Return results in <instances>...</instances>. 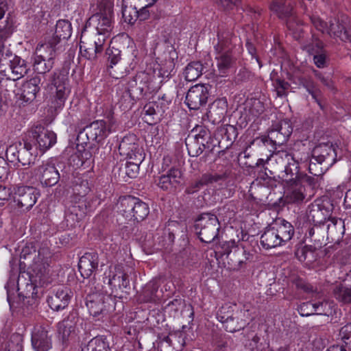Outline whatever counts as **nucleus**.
<instances>
[{"label": "nucleus", "mask_w": 351, "mask_h": 351, "mask_svg": "<svg viewBox=\"0 0 351 351\" xmlns=\"http://www.w3.org/2000/svg\"><path fill=\"white\" fill-rule=\"evenodd\" d=\"M114 0H101L98 12L93 14L86 23V28L108 38L113 28Z\"/></svg>", "instance_id": "nucleus-1"}, {"label": "nucleus", "mask_w": 351, "mask_h": 351, "mask_svg": "<svg viewBox=\"0 0 351 351\" xmlns=\"http://www.w3.org/2000/svg\"><path fill=\"white\" fill-rule=\"evenodd\" d=\"M75 190L78 193L67 204L65 211V221L67 226L73 228L75 226L85 215L86 210V202L84 198L90 190L87 180H82L80 184H76Z\"/></svg>", "instance_id": "nucleus-2"}, {"label": "nucleus", "mask_w": 351, "mask_h": 351, "mask_svg": "<svg viewBox=\"0 0 351 351\" xmlns=\"http://www.w3.org/2000/svg\"><path fill=\"white\" fill-rule=\"evenodd\" d=\"M294 229L292 225L285 221L276 223L267 229L261 237L262 246L268 250L282 245L292 238Z\"/></svg>", "instance_id": "nucleus-3"}, {"label": "nucleus", "mask_w": 351, "mask_h": 351, "mask_svg": "<svg viewBox=\"0 0 351 351\" xmlns=\"http://www.w3.org/2000/svg\"><path fill=\"white\" fill-rule=\"evenodd\" d=\"M308 159V155L299 158L296 154H289L286 150H279L272 154L269 157H267L266 160L259 158L256 165L264 166L265 164L274 160L276 163L284 166L285 174L293 176L298 173L299 164L304 165L306 167L307 164H306V162Z\"/></svg>", "instance_id": "nucleus-4"}, {"label": "nucleus", "mask_w": 351, "mask_h": 351, "mask_svg": "<svg viewBox=\"0 0 351 351\" xmlns=\"http://www.w3.org/2000/svg\"><path fill=\"white\" fill-rule=\"evenodd\" d=\"M108 38L86 28L82 33L80 43V53L82 58L92 60L97 58L104 49Z\"/></svg>", "instance_id": "nucleus-5"}, {"label": "nucleus", "mask_w": 351, "mask_h": 351, "mask_svg": "<svg viewBox=\"0 0 351 351\" xmlns=\"http://www.w3.org/2000/svg\"><path fill=\"white\" fill-rule=\"evenodd\" d=\"M235 305L226 304L223 306L217 313L218 319L224 324L225 329L230 332H234L243 328L247 320L245 318V312L237 310Z\"/></svg>", "instance_id": "nucleus-6"}, {"label": "nucleus", "mask_w": 351, "mask_h": 351, "mask_svg": "<svg viewBox=\"0 0 351 351\" xmlns=\"http://www.w3.org/2000/svg\"><path fill=\"white\" fill-rule=\"evenodd\" d=\"M120 204L122 207L121 212L128 221H142L149 213L148 205L134 197L128 196L121 198Z\"/></svg>", "instance_id": "nucleus-7"}, {"label": "nucleus", "mask_w": 351, "mask_h": 351, "mask_svg": "<svg viewBox=\"0 0 351 351\" xmlns=\"http://www.w3.org/2000/svg\"><path fill=\"white\" fill-rule=\"evenodd\" d=\"M195 227L201 241L210 243L217 237L219 223L215 215L204 213L196 221Z\"/></svg>", "instance_id": "nucleus-8"}, {"label": "nucleus", "mask_w": 351, "mask_h": 351, "mask_svg": "<svg viewBox=\"0 0 351 351\" xmlns=\"http://www.w3.org/2000/svg\"><path fill=\"white\" fill-rule=\"evenodd\" d=\"M300 165H298V169ZM297 174L291 176L286 174L285 180L287 182V186L285 191V197L287 203L300 204L306 197L305 188L302 184V180Z\"/></svg>", "instance_id": "nucleus-9"}, {"label": "nucleus", "mask_w": 351, "mask_h": 351, "mask_svg": "<svg viewBox=\"0 0 351 351\" xmlns=\"http://www.w3.org/2000/svg\"><path fill=\"white\" fill-rule=\"evenodd\" d=\"M12 192L15 204L23 211L29 210L38 197L36 189L30 186H16Z\"/></svg>", "instance_id": "nucleus-10"}, {"label": "nucleus", "mask_w": 351, "mask_h": 351, "mask_svg": "<svg viewBox=\"0 0 351 351\" xmlns=\"http://www.w3.org/2000/svg\"><path fill=\"white\" fill-rule=\"evenodd\" d=\"M119 154L128 160L136 159L138 162H142L144 156L140 147L136 136L134 134L125 136L119 146Z\"/></svg>", "instance_id": "nucleus-11"}, {"label": "nucleus", "mask_w": 351, "mask_h": 351, "mask_svg": "<svg viewBox=\"0 0 351 351\" xmlns=\"http://www.w3.org/2000/svg\"><path fill=\"white\" fill-rule=\"evenodd\" d=\"M30 143L34 148L44 153L56 143V135L52 131L42 127H36L32 132Z\"/></svg>", "instance_id": "nucleus-12"}, {"label": "nucleus", "mask_w": 351, "mask_h": 351, "mask_svg": "<svg viewBox=\"0 0 351 351\" xmlns=\"http://www.w3.org/2000/svg\"><path fill=\"white\" fill-rule=\"evenodd\" d=\"M104 282L112 289V293L127 286V275L120 265H111L105 271Z\"/></svg>", "instance_id": "nucleus-13"}, {"label": "nucleus", "mask_w": 351, "mask_h": 351, "mask_svg": "<svg viewBox=\"0 0 351 351\" xmlns=\"http://www.w3.org/2000/svg\"><path fill=\"white\" fill-rule=\"evenodd\" d=\"M34 175L46 186H54L60 179L59 172L55 165L48 162H43L36 167L34 171Z\"/></svg>", "instance_id": "nucleus-14"}, {"label": "nucleus", "mask_w": 351, "mask_h": 351, "mask_svg": "<svg viewBox=\"0 0 351 351\" xmlns=\"http://www.w3.org/2000/svg\"><path fill=\"white\" fill-rule=\"evenodd\" d=\"M114 125L112 120H97L86 127V136L90 140L100 142L114 130Z\"/></svg>", "instance_id": "nucleus-15"}, {"label": "nucleus", "mask_w": 351, "mask_h": 351, "mask_svg": "<svg viewBox=\"0 0 351 351\" xmlns=\"http://www.w3.org/2000/svg\"><path fill=\"white\" fill-rule=\"evenodd\" d=\"M49 328L36 326L32 332V345L35 351H48L52 347Z\"/></svg>", "instance_id": "nucleus-16"}, {"label": "nucleus", "mask_w": 351, "mask_h": 351, "mask_svg": "<svg viewBox=\"0 0 351 351\" xmlns=\"http://www.w3.org/2000/svg\"><path fill=\"white\" fill-rule=\"evenodd\" d=\"M333 304L326 300L310 301L302 303L298 308L300 314L304 316L311 315H329L332 313Z\"/></svg>", "instance_id": "nucleus-17"}, {"label": "nucleus", "mask_w": 351, "mask_h": 351, "mask_svg": "<svg viewBox=\"0 0 351 351\" xmlns=\"http://www.w3.org/2000/svg\"><path fill=\"white\" fill-rule=\"evenodd\" d=\"M208 97L207 87L202 84H196L189 90L185 103L190 109L197 110L206 103Z\"/></svg>", "instance_id": "nucleus-18"}, {"label": "nucleus", "mask_w": 351, "mask_h": 351, "mask_svg": "<svg viewBox=\"0 0 351 351\" xmlns=\"http://www.w3.org/2000/svg\"><path fill=\"white\" fill-rule=\"evenodd\" d=\"M111 300L109 295L102 293H93L89 295V299L86 302V306L89 313L93 317L99 316L104 314L107 311L106 304Z\"/></svg>", "instance_id": "nucleus-19"}, {"label": "nucleus", "mask_w": 351, "mask_h": 351, "mask_svg": "<svg viewBox=\"0 0 351 351\" xmlns=\"http://www.w3.org/2000/svg\"><path fill=\"white\" fill-rule=\"evenodd\" d=\"M230 49L229 40L219 38L218 43L215 46V59L217 60V66H229L235 63Z\"/></svg>", "instance_id": "nucleus-20"}, {"label": "nucleus", "mask_w": 351, "mask_h": 351, "mask_svg": "<svg viewBox=\"0 0 351 351\" xmlns=\"http://www.w3.org/2000/svg\"><path fill=\"white\" fill-rule=\"evenodd\" d=\"M72 291L67 287L58 288L55 293L49 297L47 302L50 308L53 311H60L65 308L71 300Z\"/></svg>", "instance_id": "nucleus-21"}, {"label": "nucleus", "mask_w": 351, "mask_h": 351, "mask_svg": "<svg viewBox=\"0 0 351 351\" xmlns=\"http://www.w3.org/2000/svg\"><path fill=\"white\" fill-rule=\"evenodd\" d=\"M182 180L181 171L178 169L171 168L160 177L158 186L162 190L171 191L181 184Z\"/></svg>", "instance_id": "nucleus-22"}, {"label": "nucleus", "mask_w": 351, "mask_h": 351, "mask_svg": "<svg viewBox=\"0 0 351 351\" xmlns=\"http://www.w3.org/2000/svg\"><path fill=\"white\" fill-rule=\"evenodd\" d=\"M99 264V256L97 253H85L80 259L78 263L79 271L84 278L90 277L93 271L97 268Z\"/></svg>", "instance_id": "nucleus-23"}, {"label": "nucleus", "mask_w": 351, "mask_h": 351, "mask_svg": "<svg viewBox=\"0 0 351 351\" xmlns=\"http://www.w3.org/2000/svg\"><path fill=\"white\" fill-rule=\"evenodd\" d=\"M326 33L331 36L337 37L342 41L351 43V25H347L343 20L340 21L335 19L330 21Z\"/></svg>", "instance_id": "nucleus-24"}, {"label": "nucleus", "mask_w": 351, "mask_h": 351, "mask_svg": "<svg viewBox=\"0 0 351 351\" xmlns=\"http://www.w3.org/2000/svg\"><path fill=\"white\" fill-rule=\"evenodd\" d=\"M303 49L313 56L316 66L324 65L326 63L327 56L323 47V43L319 39H313L311 43L304 45Z\"/></svg>", "instance_id": "nucleus-25"}, {"label": "nucleus", "mask_w": 351, "mask_h": 351, "mask_svg": "<svg viewBox=\"0 0 351 351\" xmlns=\"http://www.w3.org/2000/svg\"><path fill=\"white\" fill-rule=\"evenodd\" d=\"M249 254L243 247H236L230 250L227 255L228 267L230 270L238 271L248 259Z\"/></svg>", "instance_id": "nucleus-26"}, {"label": "nucleus", "mask_w": 351, "mask_h": 351, "mask_svg": "<svg viewBox=\"0 0 351 351\" xmlns=\"http://www.w3.org/2000/svg\"><path fill=\"white\" fill-rule=\"evenodd\" d=\"M339 149L338 147H335L330 143H323L314 147L312 151V157L318 163H322L325 161L330 156L333 154V162L336 161V158L339 155Z\"/></svg>", "instance_id": "nucleus-27"}, {"label": "nucleus", "mask_w": 351, "mask_h": 351, "mask_svg": "<svg viewBox=\"0 0 351 351\" xmlns=\"http://www.w3.org/2000/svg\"><path fill=\"white\" fill-rule=\"evenodd\" d=\"M32 274L31 278L33 283L38 286H43L49 280V269L47 263L45 262L42 264L35 263L33 265Z\"/></svg>", "instance_id": "nucleus-28"}, {"label": "nucleus", "mask_w": 351, "mask_h": 351, "mask_svg": "<svg viewBox=\"0 0 351 351\" xmlns=\"http://www.w3.org/2000/svg\"><path fill=\"white\" fill-rule=\"evenodd\" d=\"M77 319L75 313H71L58 323V332L62 341L67 340L69 336L75 332Z\"/></svg>", "instance_id": "nucleus-29"}, {"label": "nucleus", "mask_w": 351, "mask_h": 351, "mask_svg": "<svg viewBox=\"0 0 351 351\" xmlns=\"http://www.w3.org/2000/svg\"><path fill=\"white\" fill-rule=\"evenodd\" d=\"M265 110L263 103L258 99H247L245 104L244 116L247 121H251L261 115Z\"/></svg>", "instance_id": "nucleus-30"}, {"label": "nucleus", "mask_w": 351, "mask_h": 351, "mask_svg": "<svg viewBox=\"0 0 351 351\" xmlns=\"http://www.w3.org/2000/svg\"><path fill=\"white\" fill-rule=\"evenodd\" d=\"M53 54L54 48L51 44H40L36 49L34 64H40L44 62V66H46V61H51L53 58Z\"/></svg>", "instance_id": "nucleus-31"}, {"label": "nucleus", "mask_w": 351, "mask_h": 351, "mask_svg": "<svg viewBox=\"0 0 351 351\" xmlns=\"http://www.w3.org/2000/svg\"><path fill=\"white\" fill-rule=\"evenodd\" d=\"M39 82L38 78H32L22 85L21 95L24 101H32L36 98V94L40 90Z\"/></svg>", "instance_id": "nucleus-32"}, {"label": "nucleus", "mask_w": 351, "mask_h": 351, "mask_svg": "<svg viewBox=\"0 0 351 351\" xmlns=\"http://www.w3.org/2000/svg\"><path fill=\"white\" fill-rule=\"evenodd\" d=\"M227 101L225 98L215 100L210 106L209 114L214 121H220L225 116L227 111Z\"/></svg>", "instance_id": "nucleus-33"}, {"label": "nucleus", "mask_w": 351, "mask_h": 351, "mask_svg": "<svg viewBox=\"0 0 351 351\" xmlns=\"http://www.w3.org/2000/svg\"><path fill=\"white\" fill-rule=\"evenodd\" d=\"M122 16L128 24H134L138 18V10L136 1L131 3L122 2Z\"/></svg>", "instance_id": "nucleus-34"}, {"label": "nucleus", "mask_w": 351, "mask_h": 351, "mask_svg": "<svg viewBox=\"0 0 351 351\" xmlns=\"http://www.w3.org/2000/svg\"><path fill=\"white\" fill-rule=\"evenodd\" d=\"M21 64V59L10 52L9 50L5 51L4 46L0 42V66H23Z\"/></svg>", "instance_id": "nucleus-35"}, {"label": "nucleus", "mask_w": 351, "mask_h": 351, "mask_svg": "<svg viewBox=\"0 0 351 351\" xmlns=\"http://www.w3.org/2000/svg\"><path fill=\"white\" fill-rule=\"evenodd\" d=\"M72 32L71 25L66 20H59L57 21L54 37L58 39L57 42L61 40H66L71 37Z\"/></svg>", "instance_id": "nucleus-36"}, {"label": "nucleus", "mask_w": 351, "mask_h": 351, "mask_svg": "<svg viewBox=\"0 0 351 351\" xmlns=\"http://www.w3.org/2000/svg\"><path fill=\"white\" fill-rule=\"evenodd\" d=\"M223 176L221 175H211V174H204L202 176V178L197 180L195 181L190 188L188 189V192L193 193L199 190L200 187L202 186L209 184L217 182L221 179H223Z\"/></svg>", "instance_id": "nucleus-37"}, {"label": "nucleus", "mask_w": 351, "mask_h": 351, "mask_svg": "<svg viewBox=\"0 0 351 351\" xmlns=\"http://www.w3.org/2000/svg\"><path fill=\"white\" fill-rule=\"evenodd\" d=\"M55 86L56 91L55 101H53V108L56 110H58L62 109L64 106L69 91L64 83L60 84L58 86L55 84Z\"/></svg>", "instance_id": "nucleus-38"}, {"label": "nucleus", "mask_w": 351, "mask_h": 351, "mask_svg": "<svg viewBox=\"0 0 351 351\" xmlns=\"http://www.w3.org/2000/svg\"><path fill=\"white\" fill-rule=\"evenodd\" d=\"M34 149L31 143L27 142L24 145V147L17 152V160L22 164L23 166L29 165L33 160V154L31 152Z\"/></svg>", "instance_id": "nucleus-39"}, {"label": "nucleus", "mask_w": 351, "mask_h": 351, "mask_svg": "<svg viewBox=\"0 0 351 351\" xmlns=\"http://www.w3.org/2000/svg\"><path fill=\"white\" fill-rule=\"evenodd\" d=\"M330 215V211L327 209L323 210L318 204H313L309 210V216L315 222H322Z\"/></svg>", "instance_id": "nucleus-40"}, {"label": "nucleus", "mask_w": 351, "mask_h": 351, "mask_svg": "<svg viewBox=\"0 0 351 351\" xmlns=\"http://www.w3.org/2000/svg\"><path fill=\"white\" fill-rule=\"evenodd\" d=\"M293 132V128L291 121L289 119H284L280 121L277 131L270 132L269 136L273 138L275 134H280L283 136L285 138H288Z\"/></svg>", "instance_id": "nucleus-41"}, {"label": "nucleus", "mask_w": 351, "mask_h": 351, "mask_svg": "<svg viewBox=\"0 0 351 351\" xmlns=\"http://www.w3.org/2000/svg\"><path fill=\"white\" fill-rule=\"evenodd\" d=\"M335 298L343 302H351V287L346 285L338 286L335 291Z\"/></svg>", "instance_id": "nucleus-42"}, {"label": "nucleus", "mask_w": 351, "mask_h": 351, "mask_svg": "<svg viewBox=\"0 0 351 351\" xmlns=\"http://www.w3.org/2000/svg\"><path fill=\"white\" fill-rule=\"evenodd\" d=\"M25 67H5L3 71L7 80L16 81L21 78L26 73Z\"/></svg>", "instance_id": "nucleus-43"}, {"label": "nucleus", "mask_w": 351, "mask_h": 351, "mask_svg": "<svg viewBox=\"0 0 351 351\" xmlns=\"http://www.w3.org/2000/svg\"><path fill=\"white\" fill-rule=\"evenodd\" d=\"M23 339L19 334L13 335L5 351H22Z\"/></svg>", "instance_id": "nucleus-44"}, {"label": "nucleus", "mask_w": 351, "mask_h": 351, "mask_svg": "<svg viewBox=\"0 0 351 351\" xmlns=\"http://www.w3.org/2000/svg\"><path fill=\"white\" fill-rule=\"evenodd\" d=\"M89 346L92 351H111L108 342L102 337H95L93 339Z\"/></svg>", "instance_id": "nucleus-45"}, {"label": "nucleus", "mask_w": 351, "mask_h": 351, "mask_svg": "<svg viewBox=\"0 0 351 351\" xmlns=\"http://www.w3.org/2000/svg\"><path fill=\"white\" fill-rule=\"evenodd\" d=\"M136 159H129L125 165V173L130 178H136L139 172L140 165Z\"/></svg>", "instance_id": "nucleus-46"}, {"label": "nucleus", "mask_w": 351, "mask_h": 351, "mask_svg": "<svg viewBox=\"0 0 351 351\" xmlns=\"http://www.w3.org/2000/svg\"><path fill=\"white\" fill-rule=\"evenodd\" d=\"M202 74V67H185L184 75L186 80L192 82L196 80Z\"/></svg>", "instance_id": "nucleus-47"}, {"label": "nucleus", "mask_w": 351, "mask_h": 351, "mask_svg": "<svg viewBox=\"0 0 351 351\" xmlns=\"http://www.w3.org/2000/svg\"><path fill=\"white\" fill-rule=\"evenodd\" d=\"M106 55L108 60L111 64H117L121 60V51L118 49L112 48L107 49Z\"/></svg>", "instance_id": "nucleus-48"}, {"label": "nucleus", "mask_w": 351, "mask_h": 351, "mask_svg": "<svg viewBox=\"0 0 351 351\" xmlns=\"http://www.w3.org/2000/svg\"><path fill=\"white\" fill-rule=\"evenodd\" d=\"M339 337L345 344L351 343V324L343 326L339 331Z\"/></svg>", "instance_id": "nucleus-49"}, {"label": "nucleus", "mask_w": 351, "mask_h": 351, "mask_svg": "<svg viewBox=\"0 0 351 351\" xmlns=\"http://www.w3.org/2000/svg\"><path fill=\"white\" fill-rule=\"evenodd\" d=\"M289 85L284 80H277L276 81L275 89L276 95L279 97H282L286 95V91L289 88Z\"/></svg>", "instance_id": "nucleus-50"}, {"label": "nucleus", "mask_w": 351, "mask_h": 351, "mask_svg": "<svg viewBox=\"0 0 351 351\" xmlns=\"http://www.w3.org/2000/svg\"><path fill=\"white\" fill-rule=\"evenodd\" d=\"M313 26L322 33H326L328 29V25L319 16L313 15L310 17Z\"/></svg>", "instance_id": "nucleus-51"}, {"label": "nucleus", "mask_w": 351, "mask_h": 351, "mask_svg": "<svg viewBox=\"0 0 351 351\" xmlns=\"http://www.w3.org/2000/svg\"><path fill=\"white\" fill-rule=\"evenodd\" d=\"M171 67H157L154 70V73L155 75L158 76L159 78H161L162 80L167 79L171 75V72L173 71V69Z\"/></svg>", "instance_id": "nucleus-52"}, {"label": "nucleus", "mask_w": 351, "mask_h": 351, "mask_svg": "<svg viewBox=\"0 0 351 351\" xmlns=\"http://www.w3.org/2000/svg\"><path fill=\"white\" fill-rule=\"evenodd\" d=\"M270 9L277 13L279 16H282L284 13V1L283 0H273L270 5Z\"/></svg>", "instance_id": "nucleus-53"}, {"label": "nucleus", "mask_w": 351, "mask_h": 351, "mask_svg": "<svg viewBox=\"0 0 351 351\" xmlns=\"http://www.w3.org/2000/svg\"><path fill=\"white\" fill-rule=\"evenodd\" d=\"M12 3L13 0H0V20L4 17L5 12Z\"/></svg>", "instance_id": "nucleus-54"}, {"label": "nucleus", "mask_w": 351, "mask_h": 351, "mask_svg": "<svg viewBox=\"0 0 351 351\" xmlns=\"http://www.w3.org/2000/svg\"><path fill=\"white\" fill-rule=\"evenodd\" d=\"M17 150L16 146L14 145H10L6 149V156L11 161L14 162V160H17Z\"/></svg>", "instance_id": "nucleus-55"}, {"label": "nucleus", "mask_w": 351, "mask_h": 351, "mask_svg": "<svg viewBox=\"0 0 351 351\" xmlns=\"http://www.w3.org/2000/svg\"><path fill=\"white\" fill-rule=\"evenodd\" d=\"M8 169L7 167V164L1 165L0 167V180L4 181L8 179Z\"/></svg>", "instance_id": "nucleus-56"}, {"label": "nucleus", "mask_w": 351, "mask_h": 351, "mask_svg": "<svg viewBox=\"0 0 351 351\" xmlns=\"http://www.w3.org/2000/svg\"><path fill=\"white\" fill-rule=\"evenodd\" d=\"M246 47H247L249 53L251 55L252 59V60L254 59L255 62L259 64V61L255 56L256 55V49L254 48L253 45L249 42H247Z\"/></svg>", "instance_id": "nucleus-57"}, {"label": "nucleus", "mask_w": 351, "mask_h": 351, "mask_svg": "<svg viewBox=\"0 0 351 351\" xmlns=\"http://www.w3.org/2000/svg\"><path fill=\"white\" fill-rule=\"evenodd\" d=\"M222 5L227 9H232L233 6L237 5L239 0H221Z\"/></svg>", "instance_id": "nucleus-58"}, {"label": "nucleus", "mask_w": 351, "mask_h": 351, "mask_svg": "<svg viewBox=\"0 0 351 351\" xmlns=\"http://www.w3.org/2000/svg\"><path fill=\"white\" fill-rule=\"evenodd\" d=\"M143 111L146 115H153L155 114V108L153 104H147L143 108Z\"/></svg>", "instance_id": "nucleus-59"}, {"label": "nucleus", "mask_w": 351, "mask_h": 351, "mask_svg": "<svg viewBox=\"0 0 351 351\" xmlns=\"http://www.w3.org/2000/svg\"><path fill=\"white\" fill-rule=\"evenodd\" d=\"M344 206L347 208H351V189L348 190L344 197Z\"/></svg>", "instance_id": "nucleus-60"}, {"label": "nucleus", "mask_w": 351, "mask_h": 351, "mask_svg": "<svg viewBox=\"0 0 351 351\" xmlns=\"http://www.w3.org/2000/svg\"><path fill=\"white\" fill-rule=\"evenodd\" d=\"M148 16V13L147 12V10L145 7H143L140 9V11H138V18H140V20H145L147 19Z\"/></svg>", "instance_id": "nucleus-61"}, {"label": "nucleus", "mask_w": 351, "mask_h": 351, "mask_svg": "<svg viewBox=\"0 0 351 351\" xmlns=\"http://www.w3.org/2000/svg\"><path fill=\"white\" fill-rule=\"evenodd\" d=\"M27 173L25 172V170H22L19 172V176H20V178L21 180L23 181H28L29 180V176H28L27 175Z\"/></svg>", "instance_id": "nucleus-62"}, {"label": "nucleus", "mask_w": 351, "mask_h": 351, "mask_svg": "<svg viewBox=\"0 0 351 351\" xmlns=\"http://www.w3.org/2000/svg\"><path fill=\"white\" fill-rule=\"evenodd\" d=\"M327 351H346L342 346H333L330 347Z\"/></svg>", "instance_id": "nucleus-63"}, {"label": "nucleus", "mask_w": 351, "mask_h": 351, "mask_svg": "<svg viewBox=\"0 0 351 351\" xmlns=\"http://www.w3.org/2000/svg\"><path fill=\"white\" fill-rule=\"evenodd\" d=\"M7 198V192L5 187L0 186V200H3Z\"/></svg>", "instance_id": "nucleus-64"}]
</instances>
